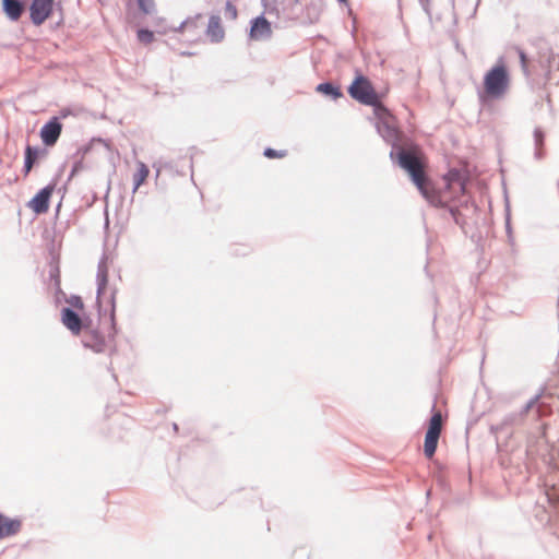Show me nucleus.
Instances as JSON below:
<instances>
[{
  "mask_svg": "<svg viewBox=\"0 0 559 559\" xmlns=\"http://www.w3.org/2000/svg\"><path fill=\"white\" fill-rule=\"evenodd\" d=\"M397 163L432 206L445 207L464 193V183L455 171H450L444 176L445 187L443 189L435 188L427 176L428 158L417 145L402 148L397 153Z\"/></svg>",
  "mask_w": 559,
  "mask_h": 559,
  "instance_id": "f257e3e1",
  "label": "nucleus"
},
{
  "mask_svg": "<svg viewBox=\"0 0 559 559\" xmlns=\"http://www.w3.org/2000/svg\"><path fill=\"white\" fill-rule=\"evenodd\" d=\"M510 85V75L503 62L497 63L484 76V94L480 98H501Z\"/></svg>",
  "mask_w": 559,
  "mask_h": 559,
  "instance_id": "f03ea898",
  "label": "nucleus"
},
{
  "mask_svg": "<svg viewBox=\"0 0 559 559\" xmlns=\"http://www.w3.org/2000/svg\"><path fill=\"white\" fill-rule=\"evenodd\" d=\"M348 94L352 98L364 105L377 104L379 97L372 83L364 75L355 78L348 87Z\"/></svg>",
  "mask_w": 559,
  "mask_h": 559,
  "instance_id": "7ed1b4c3",
  "label": "nucleus"
},
{
  "mask_svg": "<svg viewBox=\"0 0 559 559\" xmlns=\"http://www.w3.org/2000/svg\"><path fill=\"white\" fill-rule=\"evenodd\" d=\"M114 335L115 332L105 336L97 330L88 329L83 335L82 343L95 353H104L112 342Z\"/></svg>",
  "mask_w": 559,
  "mask_h": 559,
  "instance_id": "20e7f679",
  "label": "nucleus"
},
{
  "mask_svg": "<svg viewBox=\"0 0 559 559\" xmlns=\"http://www.w3.org/2000/svg\"><path fill=\"white\" fill-rule=\"evenodd\" d=\"M55 0H33L29 7L31 20L35 25H41L52 13Z\"/></svg>",
  "mask_w": 559,
  "mask_h": 559,
  "instance_id": "39448f33",
  "label": "nucleus"
},
{
  "mask_svg": "<svg viewBox=\"0 0 559 559\" xmlns=\"http://www.w3.org/2000/svg\"><path fill=\"white\" fill-rule=\"evenodd\" d=\"M442 423L443 421H430L429 428L426 432L424 453L428 459H431L436 452L442 431Z\"/></svg>",
  "mask_w": 559,
  "mask_h": 559,
  "instance_id": "423d86ee",
  "label": "nucleus"
},
{
  "mask_svg": "<svg viewBox=\"0 0 559 559\" xmlns=\"http://www.w3.org/2000/svg\"><path fill=\"white\" fill-rule=\"evenodd\" d=\"M55 191V185H49L43 188L36 195L28 202V207L36 214L46 213L49 209V201Z\"/></svg>",
  "mask_w": 559,
  "mask_h": 559,
  "instance_id": "0eeeda50",
  "label": "nucleus"
},
{
  "mask_svg": "<svg viewBox=\"0 0 559 559\" xmlns=\"http://www.w3.org/2000/svg\"><path fill=\"white\" fill-rule=\"evenodd\" d=\"M62 131V124L58 118H52L40 130V138L45 145L52 146L58 141Z\"/></svg>",
  "mask_w": 559,
  "mask_h": 559,
  "instance_id": "6e6552de",
  "label": "nucleus"
},
{
  "mask_svg": "<svg viewBox=\"0 0 559 559\" xmlns=\"http://www.w3.org/2000/svg\"><path fill=\"white\" fill-rule=\"evenodd\" d=\"M272 34L271 23L264 16H258L251 22L250 38L262 40L269 38Z\"/></svg>",
  "mask_w": 559,
  "mask_h": 559,
  "instance_id": "1a4fd4ad",
  "label": "nucleus"
},
{
  "mask_svg": "<svg viewBox=\"0 0 559 559\" xmlns=\"http://www.w3.org/2000/svg\"><path fill=\"white\" fill-rule=\"evenodd\" d=\"M61 322L73 335L81 334L83 321L72 309L63 308L61 310Z\"/></svg>",
  "mask_w": 559,
  "mask_h": 559,
  "instance_id": "9d476101",
  "label": "nucleus"
},
{
  "mask_svg": "<svg viewBox=\"0 0 559 559\" xmlns=\"http://www.w3.org/2000/svg\"><path fill=\"white\" fill-rule=\"evenodd\" d=\"M206 36L212 43H221L225 37V29L218 14H212L206 27Z\"/></svg>",
  "mask_w": 559,
  "mask_h": 559,
  "instance_id": "9b49d317",
  "label": "nucleus"
},
{
  "mask_svg": "<svg viewBox=\"0 0 559 559\" xmlns=\"http://www.w3.org/2000/svg\"><path fill=\"white\" fill-rule=\"evenodd\" d=\"M21 522L0 514V539L16 534Z\"/></svg>",
  "mask_w": 559,
  "mask_h": 559,
  "instance_id": "f8f14e48",
  "label": "nucleus"
},
{
  "mask_svg": "<svg viewBox=\"0 0 559 559\" xmlns=\"http://www.w3.org/2000/svg\"><path fill=\"white\" fill-rule=\"evenodd\" d=\"M3 11L8 17L17 21L23 13V4L19 0H2Z\"/></svg>",
  "mask_w": 559,
  "mask_h": 559,
  "instance_id": "ddd939ff",
  "label": "nucleus"
},
{
  "mask_svg": "<svg viewBox=\"0 0 559 559\" xmlns=\"http://www.w3.org/2000/svg\"><path fill=\"white\" fill-rule=\"evenodd\" d=\"M148 175V167L143 162H138L136 171L133 174L134 192L146 181Z\"/></svg>",
  "mask_w": 559,
  "mask_h": 559,
  "instance_id": "4468645a",
  "label": "nucleus"
},
{
  "mask_svg": "<svg viewBox=\"0 0 559 559\" xmlns=\"http://www.w3.org/2000/svg\"><path fill=\"white\" fill-rule=\"evenodd\" d=\"M39 157V150L34 148L31 145L26 146L25 150V164H24V175L27 176L29 171L32 170L35 162Z\"/></svg>",
  "mask_w": 559,
  "mask_h": 559,
  "instance_id": "2eb2a0df",
  "label": "nucleus"
},
{
  "mask_svg": "<svg viewBox=\"0 0 559 559\" xmlns=\"http://www.w3.org/2000/svg\"><path fill=\"white\" fill-rule=\"evenodd\" d=\"M97 282H98V289H97V298L100 300L102 296L106 293V287L108 283V273L106 267H99L97 273Z\"/></svg>",
  "mask_w": 559,
  "mask_h": 559,
  "instance_id": "dca6fc26",
  "label": "nucleus"
},
{
  "mask_svg": "<svg viewBox=\"0 0 559 559\" xmlns=\"http://www.w3.org/2000/svg\"><path fill=\"white\" fill-rule=\"evenodd\" d=\"M317 91L322 93V94L330 95L334 99L340 98L342 96V92L340 91V88L335 87L331 83H321V84H319L317 86Z\"/></svg>",
  "mask_w": 559,
  "mask_h": 559,
  "instance_id": "f3484780",
  "label": "nucleus"
},
{
  "mask_svg": "<svg viewBox=\"0 0 559 559\" xmlns=\"http://www.w3.org/2000/svg\"><path fill=\"white\" fill-rule=\"evenodd\" d=\"M369 106L373 107L374 115L379 119L385 120L388 118H391L390 111L383 106L379 97L377 98V104H370Z\"/></svg>",
  "mask_w": 559,
  "mask_h": 559,
  "instance_id": "a211bd4d",
  "label": "nucleus"
},
{
  "mask_svg": "<svg viewBox=\"0 0 559 559\" xmlns=\"http://www.w3.org/2000/svg\"><path fill=\"white\" fill-rule=\"evenodd\" d=\"M201 19V14H197L193 17H189L186 21H183L178 28H174L177 32H183L185 29L189 27L197 28L198 27V21Z\"/></svg>",
  "mask_w": 559,
  "mask_h": 559,
  "instance_id": "6ab92c4d",
  "label": "nucleus"
},
{
  "mask_svg": "<svg viewBox=\"0 0 559 559\" xmlns=\"http://www.w3.org/2000/svg\"><path fill=\"white\" fill-rule=\"evenodd\" d=\"M138 39L144 45H148L154 40V33L148 29H139Z\"/></svg>",
  "mask_w": 559,
  "mask_h": 559,
  "instance_id": "aec40b11",
  "label": "nucleus"
},
{
  "mask_svg": "<svg viewBox=\"0 0 559 559\" xmlns=\"http://www.w3.org/2000/svg\"><path fill=\"white\" fill-rule=\"evenodd\" d=\"M225 14H226V17L229 19L230 21H236L238 17V10H237L236 5L234 3H231L230 1L226 2Z\"/></svg>",
  "mask_w": 559,
  "mask_h": 559,
  "instance_id": "412c9836",
  "label": "nucleus"
},
{
  "mask_svg": "<svg viewBox=\"0 0 559 559\" xmlns=\"http://www.w3.org/2000/svg\"><path fill=\"white\" fill-rule=\"evenodd\" d=\"M138 3L140 9L146 14L152 13L155 7L154 0H138Z\"/></svg>",
  "mask_w": 559,
  "mask_h": 559,
  "instance_id": "4be33fe9",
  "label": "nucleus"
},
{
  "mask_svg": "<svg viewBox=\"0 0 559 559\" xmlns=\"http://www.w3.org/2000/svg\"><path fill=\"white\" fill-rule=\"evenodd\" d=\"M286 155H287L286 151H275L270 147L264 151V156L267 158H283Z\"/></svg>",
  "mask_w": 559,
  "mask_h": 559,
  "instance_id": "5701e85b",
  "label": "nucleus"
},
{
  "mask_svg": "<svg viewBox=\"0 0 559 559\" xmlns=\"http://www.w3.org/2000/svg\"><path fill=\"white\" fill-rule=\"evenodd\" d=\"M67 302L72 306L73 308L75 309H79V310H83L84 308V304H83V300L81 299V297L79 296H71Z\"/></svg>",
  "mask_w": 559,
  "mask_h": 559,
  "instance_id": "b1692460",
  "label": "nucleus"
},
{
  "mask_svg": "<svg viewBox=\"0 0 559 559\" xmlns=\"http://www.w3.org/2000/svg\"><path fill=\"white\" fill-rule=\"evenodd\" d=\"M519 57H520V60H521V64H522V69L524 72H527V57L525 55V52L521 49H519Z\"/></svg>",
  "mask_w": 559,
  "mask_h": 559,
  "instance_id": "393cba45",
  "label": "nucleus"
},
{
  "mask_svg": "<svg viewBox=\"0 0 559 559\" xmlns=\"http://www.w3.org/2000/svg\"><path fill=\"white\" fill-rule=\"evenodd\" d=\"M539 405L537 402H532L527 405V416L532 415L533 412H538Z\"/></svg>",
  "mask_w": 559,
  "mask_h": 559,
  "instance_id": "a878e982",
  "label": "nucleus"
},
{
  "mask_svg": "<svg viewBox=\"0 0 559 559\" xmlns=\"http://www.w3.org/2000/svg\"><path fill=\"white\" fill-rule=\"evenodd\" d=\"M111 321H115V304L112 302V308H111ZM115 329V322H112V330Z\"/></svg>",
  "mask_w": 559,
  "mask_h": 559,
  "instance_id": "bb28decb",
  "label": "nucleus"
},
{
  "mask_svg": "<svg viewBox=\"0 0 559 559\" xmlns=\"http://www.w3.org/2000/svg\"><path fill=\"white\" fill-rule=\"evenodd\" d=\"M430 419L437 420V419H442V417H441L440 413H437Z\"/></svg>",
  "mask_w": 559,
  "mask_h": 559,
  "instance_id": "cd10ccee",
  "label": "nucleus"
},
{
  "mask_svg": "<svg viewBox=\"0 0 559 559\" xmlns=\"http://www.w3.org/2000/svg\"><path fill=\"white\" fill-rule=\"evenodd\" d=\"M168 32V28L164 27L163 29L159 31V33L162 34H166Z\"/></svg>",
  "mask_w": 559,
  "mask_h": 559,
  "instance_id": "c85d7f7f",
  "label": "nucleus"
},
{
  "mask_svg": "<svg viewBox=\"0 0 559 559\" xmlns=\"http://www.w3.org/2000/svg\"><path fill=\"white\" fill-rule=\"evenodd\" d=\"M341 2H346V0H340Z\"/></svg>",
  "mask_w": 559,
  "mask_h": 559,
  "instance_id": "c756f323",
  "label": "nucleus"
}]
</instances>
